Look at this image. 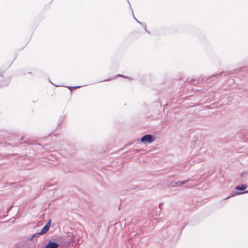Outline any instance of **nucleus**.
Instances as JSON below:
<instances>
[{
    "label": "nucleus",
    "mask_w": 248,
    "mask_h": 248,
    "mask_svg": "<svg viewBox=\"0 0 248 248\" xmlns=\"http://www.w3.org/2000/svg\"><path fill=\"white\" fill-rule=\"evenodd\" d=\"M134 18L137 20L138 23H139L143 27H144V28L145 30V31H147V30L146 29V25L144 24H143V23H141L135 17H134Z\"/></svg>",
    "instance_id": "nucleus-10"
},
{
    "label": "nucleus",
    "mask_w": 248,
    "mask_h": 248,
    "mask_svg": "<svg viewBox=\"0 0 248 248\" xmlns=\"http://www.w3.org/2000/svg\"><path fill=\"white\" fill-rule=\"evenodd\" d=\"M0 76L1 77H2V73H1V72H0Z\"/></svg>",
    "instance_id": "nucleus-16"
},
{
    "label": "nucleus",
    "mask_w": 248,
    "mask_h": 248,
    "mask_svg": "<svg viewBox=\"0 0 248 248\" xmlns=\"http://www.w3.org/2000/svg\"><path fill=\"white\" fill-rule=\"evenodd\" d=\"M43 229H42L41 231L39 232L36 233L32 235L31 237L29 239L30 241H31L33 240V238H38L41 235L44 234L46 233V232L43 231Z\"/></svg>",
    "instance_id": "nucleus-5"
},
{
    "label": "nucleus",
    "mask_w": 248,
    "mask_h": 248,
    "mask_svg": "<svg viewBox=\"0 0 248 248\" xmlns=\"http://www.w3.org/2000/svg\"><path fill=\"white\" fill-rule=\"evenodd\" d=\"M59 244L56 242L51 240L49 241L44 248H58Z\"/></svg>",
    "instance_id": "nucleus-3"
},
{
    "label": "nucleus",
    "mask_w": 248,
    "mask_h": 248,
    "mask_svg": "<svg viewBox=\"0 0 248 248\" xmlns=\"http://www.w3.org/2000/svg\"><path fill=\"white\" fill-rule=\"evenodd\" d=\"M162 204H163L162 203H160V204H159V207L160 208H161V206H162Z\"/></svg>",
    "instance_id": "nucleus-15"
},
{
    "label": "nucleus",
    "mask_w": 248,
    "mask_h": 248,
    "mask_svg": "<svg viewBox=\"0 0 248 248\" xmlns=\"http://www.w3.org/2000/svg\"><path fill=\"white\" fill-rule=\"evenodd\" d=\"M136 235H137V234H134V236H136Z\"/></svg>",
    "instance_id": "nucleus-17"
},
{
    "label": "nucleus",
    "mask_w": 248,
    "mask_h": 248,
    "mask_svg": "<svg viewBox=\"0 0 248 248\" xmlns=\"http://www.w3.org/2000/svg\"><path fill=\"white\" fill-rule=\"evenodd\" d=\"M124 77V76L122 75H120V74L117 75V77Z\"/></svg>",
    "instance_id": "nucleus-12"
},
{
    "label": "nucleus",
    "mask_w": 248,
    "mask_h": 248,
    "mask_svg": "<svg viewBox=\"0 0 248 248\" xmlns=\"http://www.w3.org/2000/svg\"><path fill=\"white\" fill-rule=\"evenodd\" d=\"M51 219H49L47 223L43 227V231L44 232H47V231L49 230L50 228V226L51 225Z\"/></svg>",
    "instance_id": "nucleus-6"
},
{
    "label": "nucleus",
    "mask_w": 248,
    "mask_h": 248,
    "mask_svg": "<svg viewBox=\"0 0 248 248\" xmlns=\"http://www.w3.org/2000/svg\"><path fill=\"white\" fill-rule=\"evenodd\" d=\"M80 86H67V87L70 90H72V89H75L78 88L80 87Z\"/></svg>",
    "instance_id": "nucleus-9"
},
{
    "label": "nucleus",
    "mask_w": 248,
    "mask_h": 248,
    "mask_svg": "<svg viewBox=\"0 0 248 248\" xmlns=\"http://www.w3.org/2000/svg\"><path fill=\"white\" fill-rule=\"evenodd\" d=\"M11 208H12V206H11L10 207L8 208V209H7V213H8L11 210Z\"/></svg>",
    "instance_id": "nucleus-13"
},
{
    "label": "nucleus",
    "mask_w": 248,
    "mask_h": 248,
    "mask_svg": "<svg viewBox=\"0 0 248 248\" xmlns=\"http://www.w3.org/2000/svg\"><path fill=\"white\" fill-rule=\"evenodd\" d=\"M245 193H248V191L246 190V191H244L243 192H239V193H238L237 194H232L231 196H230L227 197L226 199H229V198H230L231 197H233V196H235L236 195L243 194H245Z\"/></svg>",
    "instance_id": "nucleus-8"
},
{
    "label": "nucleus",
    "mask_w": 248,
    "mask_h": 248,
    "mask_svg": "<svg viewBox=\"0 0 248 248\" xmlns=\"http://www.w3.org/2000/svg\"><path fill=\"white\" fill-rule=\"evenodd\" d=\"M231 73V71H223V72H220L219 74H215V75H213L212 76H211L210 78H207L206 79V80H207L208 82H210V80L211 79H213L214 78H218L221 76H227V75H228L229 74H230Z\"/></svg>",
    "instance_id": "nucleus-2"
},
{
    "label": "nucleus",
    "mask_w": 248,
    "mask_h": 248,
    "mask_svg": "<svg viewBox=\"0 0 248 248\" xmlns=\"http://www.w3.org/2000/svg\"><path fill=\"white\" fill-rule=\"evenodd\" d=\"M196 81L195 80H191V82L193 83V84H197L198 83V81H196V83H194V82Z\"/></svg>",
    "instance_id": "nucleus-11"
},
{
    "label": "nucleus",
    "mask_w": 248,
    "mask_h": 248,
    "mask_svg": "<svg viewBox=\"0 0 248 248\" xmlns=\"http://www.w3.org/2000/svg\"><path fill=\"white\" fill-rule=\"evenodd\" d=\"M247 188V185L246 184H242L237 186L235 187V189L237 190H244Z\"/></svg>",
    "instance_id": "nucleus-7"
},
{
    "label": "nucleus",
    "mask_w": 248,
    "mask_h": 248,
    "mask_svg": "<svg viewBox=\"0 0 248 248\" xmlns=\"http://www.w3.org/2000/svg\"><path fill=\"white\" fill-rule=\"evenodd\" d=\"M110 79V78H108V79H104V80H103L102 81H108V80H109Z\"/></svg>",
    "instance_id": "nucleus-14"
},
{
    "label": "nucleus",
    "mask_w": 248,
    "mask_h": 248,
    "mask_svg": "<svg viewBox=\"0 0 248 248\" xmlns=\"http://www.w3.org/2000/svg\"><path fill=\"white\" fill-rule=\"evenodd\" d=\"M190 181H191L190 180L187 179V180L182 181H177L176 182H172L171 183V186H172V187H176V186H180L181 185H182L183 184H185L189 182Z\"/></svg>",
    "instance_id": "nucleus-4"
},
{
    "label": "nucleus",
    "mask_w": 248,
    "mask_h": 248,
    "mask_svg": "<svg viewBox=\"0 0 248 248\" xmlns=\"http://www.w3.org/2000/svg\"><path fill=\"white\" fill-rule=\"evenodd\" d=\"M155 140V136L151 134H146L140 139V141L143 143H151Z\"/></svg>",
    "instance_id": "nucleus-1"
}]
</instances>
